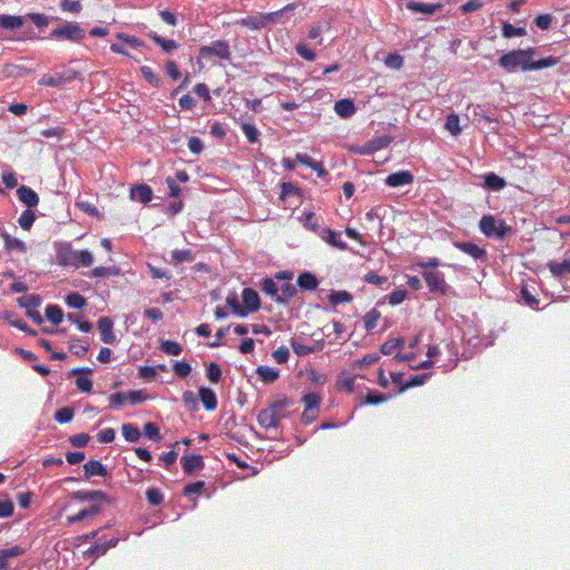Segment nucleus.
I'll return each instance as SVG.
<instances>
[{"instance_id":"e433bc0d","label":"nucleus","mask_w":570,"mask_h":570,"mask_svg":"<svg viewBox=\"0 0 570 570\" xmlns=\"http://www.w3.org/2000/svg\"><path fill=\"white\" fill-rule=\"evenodd\" d=\"M445 128L452 136L461 134L462 128L460 127V117L456 114H451L446 118Z\"/></svg>"},{"instance_id":"1a4fd4ad","label":"nucleus","mask_w":570,"mask_h":570,"mask_svg":"<svg viewBox=\"0 0 570 570\" xmlns=\"http://www.w3.org/2000/svg\"><path fill=\"white\" fill-rule=\"evenodd\" d=\"M77 252L72 249L70 244H61L57 248L56 258L61 266L77 267L76 262Z\"/></svg>"},{"instance_id":"13d9d810","label":"nucleus","mask_w":570,"mask_h":570,"mask_svg":"<svg viewBox=\"0 0 570 570\" xmlns=\"http://www.w3.org/2000/svg\"><path fill=\"white\" fill-rule=\"evenodd\" d=\"M76 262H77V267L79 265L88 267L92 264L94 256L89 250L82 249L80 252H77Z\"/></svg>"},{"instance_id":"338daca9","label":"nucleus","mask_w":570,"mask_h":570,"mask_svg":"<svg viewBox=\"0 0 570 570\" xmlns=\"http://www.w3.org/2000/svg\"><path fill=\"white\" fill-rule=\"evenodd\" d=\"M205 489V483L203 481H197L195 483L187 484L184 488V494L190 495V494H200Z\"/></svg>"},{"instance_id":"774afa93","label":"nucleus","mask_w":570,"mask_h":570,"mask_svg":"<svg viewBox=\"0 0 570 570\" xmlns=\"http://www.w3.org/2000/svg\"><path fill=\"white\" fill-rule=\"evenodd\" d=\"M534 22L541 30H547L551 26L552 17L549 13L539 14L535 17Z\"/></svg>"},{"instance_id":"aec40b11","label":"nucleus","mask_w":570,"mask_h":570,"mask_svg":"<svg viewBox=\"0 0 570 570\" xmlns=\"http://www.w3.org/2000/svg\"><path fill=\"white\" fill-rule=\"evenodd\" d=\"M335 112L342 118H348L356 111L355 105L351 99H341L334 105Z\"/></svg>"},{"instance_id":"f03ea898","label":"nucleus","mask_w":570,"mask_h":570,"mask_svg":"<svg viewBox=\"0 0 570 570\" xmlns=\"http://www.w3.org/2000/svg\"><path fill=\"white\" fill-rule=\"evenodd\" d=\"M295 8L294 3L286 4L284 8L277 11L267 12V13H258L255 16H247L240 20H238V24L246 27L250 30H259L267 27L271 23H274L275 20L283 14V12L292 10Z\"/></svg>"},{"instance_id":"dca6fc26","label":"nucleus","mask_w":570,"mask_h":570,"mask_svg":"<svg viewBox=\"0 0 570 570\" xmlns=\"http://www.w3.org/2000/svg\"><path fill=\"white\" fill-rule=\"evenodd\" d=\"M442 3H423L411 1L406 3V9L412 12H420L424 14H434L442 9Z\"/></svg>"},{"instance_id":"a878e982","label":"nucleus","mask_w":570,"mask_h":570,"mask_svg":"<svg viewBox=\"0 0 570 570\" xmlns=\"http://www.w3.org/2000/svg\"><path fill=\"white\" fill-rule=\"evenodd\" d=\"M302 402L305 407L304 411H312V412L320 411L321 397L317 393L311 392V393L305 394L302 397Z\"/></svg>"},{"instance_id":"393cba45","label":"nucleus","mask_w":570,"mask_h":570,"mask_svg":"<svg viewBox=\"0 0 570 570\" xmlns=\"http://www.w3.org/2000/svg\"><path fill=\"white\" fill-rule=\"evenodd\" d=\"M23 24V19L19 16L0 14V27L7 30H14Z\"/></svg>"},{"instance_id":"f8f14e48","label":"nucleus","mask_w":570,"mask_h":570,"mask_svg":"<svg viewBox=\"0 0 570 570\" xmlns=\"http://www.w3.org/2000/svg\"><path fill=\"white\" fill-rule=\"evenodd\" d=\"M413 179H414V177L409 170H400V171L390 174L385 178V184L390 187H400V186L412 184Z\"/></svg>"},{"instance_id":"bf43d9fd","label":"nucleus","mask_w":570,"mask_h":570,"mask_svg":"<svg viewBox=\"0 0 570 570\" xmlns=\"http://www.w3.org/2000/svg\"><path fill=\"white\" fill-rule=\"evenodd\" d=\"M352 298V295L346 291L333 292L330 296L331 303L334 305L340 303H350Z\"/></svg>"},{"instance_id":"f257e3e1","label":"nucleus","mask_w":570,"mask_h":570,"mask_svg":"<svg viewBox=\"0 0 570 570\" xmlns=\"http://www.w3.org/2000/svg\"><path fill=\"white\" fill-rule=\"evenodd\" d=\"M535 52V48L532 47L528 49H515L502 55L498 60V65L507 71H513L518 67L523 71H531L550 68L559 62V58L552 56L534 61Z\"/></svg>"},{"instance_id":"4c0bfd02","label":"nucleus","mask_w":570,"mask_h":570,"mask_svg":"<svg viewBox=\"0 0 570 570\" xmlns=\"http://www.w3.org/2000/svg\"><path fill=\"white\" fill-rule=\"evenodd\" d=\"M150 38L158 45L161 47V49L166 52L168 51H171L174 49H177L178 48V45L176 41L171 40V39H165L160 36H158L157 33H154V35H150Z\"/></svg>"},{"instance_id":"37998d69","label":"nucleus","mask_w":570,"mask_h":570,"mask_svg":"<svg viewBox=\"0 0 570 570\" xmlns=\"http://www.w3.org/2000/svg\"><path fill=\"white\" fill-rule=\"evenodd\" d=\"M160 350L164 353H166L168 355H174V356L179 355L181 353V351H183L180 344L175 342V341H164V342H161Z\"/></svg>"},{"instance_id":"5fc2aeb1","label":"nucleus","mask_w":570,"mask_h":570,"mask_svg":"<svg viewBox=\"0 0 570 570\" xmlns=\"http://www.w3.org/2000/svg\"><path fill=\"white\" fill-rule=\"evenodd\" d=\"M173 371L178 377L185 379L191 373V366L185 361H178L174 364Z\"/></svg>"},{"instance_id":"a18cd8bd","label":"nucleus","mask_w":570,"mask_h":570,"mask_svg":"<svg viewBox=\"0 0 570 570\" xmlns=\"http://www.w3.org/2000/svg\"><path fill=\"white\" fill-rule=\"evenodd\" d=\"M261 288L266 295L271 296L272 298H274L276 301V297L278 296V287L276 285V283L274 282V279L264 278L262 282Z\"/></svg>"},{"instance_id":"8fccbe9b","label":"nucleus","mask_w":570,"mask_h":570,"mask_svg":"<svg viewBox=\"0 0 570 570\" xmlns=\"http://www.w3.org/2000/svg\"><path fill=\"white\" fill-rule=\"evenodd\" d=\"M67 318L77 325L78 330L83 333H89L92 330V324L88 321H82L77 314H68Z\"/></svg>"},{"instance_id":"603ef678","label":"nucleus","mask_w":570,"mask_h":570,"mask_svg":"<svg viewBox=\"0 0 570 570\" xmlns=\"http://www.w3.org/2000/svg\"><path fill=\"white\" fill-rule=\"evenodd\" d=\"M144 434L148 439L156 441V442L161 440V434H160L159 428L155 423H151V422H148L144 425Z\"/></svg>"},{"instance_id":"4d7b16f0","label":"nucleus","mask_w":570,"mask_h":570,"mask_svg":"<svg viewBox=\"0 0 570 570\" xmlns=\"http://www.w3.org/2000/svg\"><path fill=\"white\" fill-rule=\"evenodd\" d=\"M73 417V410L70 407H62L55 413V420L60 423H69Z\"/></svg>"},{"instance_id":"473e14b6","label":"nucleus","mask_w":570,"mask_h":570,"mask_svg":"<svg viewBox=\"0 0 570 570\" xmlns=\"http://www.w3.org/2000/svg\"><path fill=\"white\" fill-rule=\"evenodd\" d=\"M381 317L380 311L376 308L370 309L363 317L364 327L366 331H372L376 327L377 322Z\"/></svg>"},{"instance_id":"a19ab883","label":"nucleus","mask_w":570,"mask_h":570,"mask_svg":"<svg viewBox=\"0 0 570 570\" xmlns=\"http://www.w3.org/2000/svg\"><path fill=\"white\" fill-rule=\"evenodd\" d=\"M391 142L392 137L387 135L373 138L368 141L373 153L386 148Z\"/></svg>"},{"instance_id":"ea45409f","label":"nucleus","mask_w":570,"mask_h":570,"mask_svg":"<svg viewBox=\"0 0 570 570\" xmlns=\"http://www.w3.org/2000/svg\"><path fill=\"white\" fill-rule=\"evenodd\" d=\"M66 304L71 308H82L86 305V298L79 293H70L66 296Z\"/></svg>"},{"instance_id":"39448f33","label":"nucleus","mask_w":570,"mask_h":570,"mask_svg":"<svg viewBox=\"0 0 570 570\" xmlns=\"http://www.w3.org/2000/svg\"><path fill=\"white\" fill-rule=\"evenodd\" d=\"M283 417L282 403H274L258 413L257 422L265 430L276 429Z\"/></svg>"},{"instance_id":"de8ad7c7","label":"nucleus","mask_w":570,"mask_h":570,"mask_svg":"<svg viewBox=\"0 0 570 570\" xmlns=\"http://www.w3.org/2000/svg\"><path fill=\"white\" fill-rule=\"evenodd\" d=\"M384 63L392 69L399 70L404 65V58L399 53H389L385 59Z\"/></svg>"},{"instance_id":"412c9836","label":"nucleus","mask_w":570,"mask_h":570,"mask_svg":"<svg viewBox=\"0 0 570 570\" xmlns=\"http://www.w3.org/2000/svg\"><path fill=\"white\" fill-rule=\"evenodd\" d=\"M547 267L554 277H561L570 274V258L562 262L550 261L547 263Z\"/></svg>"},{"instance_id":"423d86ee","label":"nucleus","mask_w":570,"mask_h":570,"mask_svg":"<svg viewBox=\"0 0 570 570\" xmlns=\"http://www.w3.org/2000/svg\"><path fill=\"white\" fill-rule=\"evenodd\" d=\"M421 275L431 293L445 295L449 292L450 285L446 283L444 274L440 271H423Z\"/></svg>"},{"instance_id":"3c124183","label":"nucleus","mask_w":570,"mask_h":570,"mask_svg":"<svg viewBox=\"0 0 570 570\" xmlns=\"http://www.w3.org/2000/svg\"><path fill=\"white\" fill-rule=\"evenodd\" d=\"M4 245L8 250H19L23 252L26 246L24 243L18 238L11 237L10 235H3Z\"/></svg>"},{"instance_id":"6e6d98bb","label":"nucleus","mask_w":570,"mask_h":570,"mask_svg":"<svg viewBox=\"0 0 570 570\" xmlns=\"http://www.w3.org/2000/svg\"><path fill=\"white\" fill-rule=\"evenodd\" d=\"M146 498L151 505H159L164 501V495L157 488H149L146 491Z\"/></svg>"},{"instance_id":"5701e85b","label":"nucleus","mask_w":570,"mask_h":570,"mask_svg":"<svg viewBox=\"0 0 570 570\" xmlns=\"http://www.w3.org/2000/svg\"><path fill=\"white\" fill-rule=\"evenodd\" d=\"M297 285L304 291H314L318 286V281L311 272L301 273L297 277Z\"/></svg>"},{"instance_id":"9b49d317","label":"nucleus","mask_w":570,"mask_h":570,"mask_svg":"<svg viewBox=\"0 0 570 570\" xmlns=\"http://www.w3.org/2000/svg\"><path fill=\"white\" fill-rule=\"evenodd\" d=\"M454 247L471 256L474 259H485L487 250L481 248L474 243L470 242H455Z\"/></svg>"},{"instance_id":"864d4df0","label":"nucleus","mask_w":570,"mask_h":570,"mask_svg":"<svg viewBox=\"0 0 570 570\" xmlns=\"http://www.w3.org/2000/svg\"><path fill=\"white\" fill-rule=\"evenodd\" d=\"M171 258L176 264H180L184 262H191L194 259L190 249H175L171 253Z\"/></svg>"},{"instance_id":"2eb2a0df","label":"nucleus","mask_w":570,"mask_h":570,"mask_svg":"<svg viewBox=\"0 0 570 570\" xmlns=\"http://www.w3.org/2000/svg\"><path fill=\"white\" fill-rule=\"evenodd\" d=\"M181 465L186 474H191L204 466L203 456L199 454L185 455L181 458Z\"/></svg>"},{"instance_id":"6e6552de","label":"nucleus","mask_w":570,"mask_h":570,"mask_svg":"<svg viewBox=\"0 0 570 570\" xmlns=\"http://www.w3.org/2000/svg\"><path fill=\"white\" fill-rule=\"evenodd\" d=\"M77 76L78 72L72 69H67L61 72H56L53 75L47 73L40 78L39 85L46 87H60L65 83L71 82L77 78Z\"/></svg>"},{"instance_id":"b1692460","label":"nucleus","mask_w":570,"mask_h":570,"mask_svg":"<svg viewBox=\"0 0 570 570\" xmlns=\"http://www.w3.org/2000/svg\"><path fill=\"white\" fill-rule=\"evenodd\" d=\"M297 294L296 286L292 283H285L278 287V296L276 303L285 304L288 299L293 298Z\"/></svg>"},{"instance_id":"69168bd1","label":"nucleus","mask_w":570,"mask_h":570,"mask_svg":"<svg viewBox=\"0 0 570 570\" xmlns=\"http://www.w3.org/2000/svg\"><path fill=\"white\" fill-rule=\"evenodd\" d=\"M89 440H90V436L87 433H78V434L70 436V439H69L70 443L77 448L86 446L88 444Z\"/></svg>"},{"instance_id":"09e8293b","label":"nucleus","mask_w":570,"mask_h":570,"mask_svg":"<svg viewBox=\"0 0 570 570\" xmlns=\"http://www.w3.org/2000/svg\"><path fill=\"white\" fill-rule=\"evenodd\" d=\"M521 297L524 301V304L533 309L539 308V299L529 291L527 286H522L521 288Z\"/></svg>"},{"instance_id":"6ab92c4d","label":"nucleus","mask_w":570,"mask_h":570,"mask_svg":"<svg viewBox=\"0 0 570 570\" xmlns=\"http://www.w3.org/2000/svg\"><path fill=\"white\" fill-rule=\"evenodd\" d=\"M85 469V478L89 479L95 475L106 476L107 469L104 464L98 460H89L83 465Z\"/></svg>"},{"instance_id":"49530a36","label":"nucleus","mask_w":570,"mask_h":570,"mask_svg":"<svg viewBox=\"0 0 570 570\" xmlns=\"http://www.w3.org/2000/svg\"><path fill=\"white\" fill-rule=\"evenodd\" d=\"M75 498L82 501H90L96 499H106V494L102 491H77Z\"/></svg>"},{"instance_id":"72a5a7b5","label":"nucleus","mask_w":570,"mask_h":570,"mask_svg":"<svg viewBox=\"0 0 570 570\" xmlns=\"http://www.w3.org/2000/svg\"><path fill=\"white\" fill-rule=\"evenodd\" d=\"M18 303L21 307H24L27 311H30V309H36L37 307L40 306L41 298H40V296L32 294V295H27V296L20 297L18 299Z\"/></svg>"},{"instance_id":"9d476101","label":"nucleus","mask_w":570,"mask_h":570,"mask_svg":"<svg viewBox=\"0 0 570 570\" xmlns=\"http://www.w3.org/2000/svg\"><path fill=\"white\" fill-rule=\"evenodd\" d=\"M98 330L100 332L101 341L106 344H115L116 335L114 334V323L111 318L104 316L97 322Z\"/></svg>"},{"instance_id":"a211bd4d","label":"nucleus","mask_w":570,"mask_h":570,"mask_svg":"<svg viewBox=\"0 0 570 570\" xmlns=\"http://www.w3.org/2000/svg\"><path fill=\"white\" fill-rule=\"evenodd\" d=\"M198 395L206 411L213 412L217 409V397L214 391L208 387H200Z\"/></svg>"},{"instance_id":"c03bdc74","label":"nucleus","mask_w":570,"mask_h":570,"mask_svg":"<svg viewBox=\"0 0 570 570\" xmlns=\"http://www.w3.org/2000/svg\"><path fill=\"white\" fill-rule=\"evenodd\" d=\"M226 303L233 309L234 314L242 317L247 315V311H245V308L238 303L236 294L228 295L226 297Z\"/></svg>"},{"instance_id":"bb28decb","label":"nucleus","mask_w":570,"mask_h":570,"mask_svg":"<svg viewBox=\"0 0 570 570\" xmlns=\"http://www.w3.org/2000/svg\"><path fill=\"white\" fill-rule=\"evenodd\" d=\"M256 373L265 383H273L279 377V371L268 366H258Z\"/></svg>"},{"instance_id":"4be33fe9","label":"nucleus","mask_w":570,"mask_h":570,"mask_svg":"<svg viewBox=\"0 0 570 570\" xmlns=\"http://www.w3.org/2000/svg\"><path fill=\"white\" fill-rule=\"evenodd\" d=\"M130 196L132 199H137L142 204H147L153 198V190L148 185H138L130 189Z\"/></svg>"},{"instance_id":"f704fd0d","label":"nucleus","mask_w":570,"mask_h":570,"mask_svg":"<svg viewBox=\"0 0 570 570\" xmlns=\"http://www.w3.org/2000/svg\"><path fill=\"white\" fill-rule=\"evenodd\" d=\"M403 345H404V340L403 338H391V340H387L384 344H382L381 352L384 355H391L396 350L402 348Z\"/></svg>"},{"instance_id":"c9c22d12","label":"nucleus","mask_w":570,"mask_h":570,"mask_svg":"<svg viewBox=\"0 0 570 570\" xmlns=\"http://www.w3.org/2000/svg\"><path fill=\"white\" fill-rule=\"evenodd\" d=\"M36 220V214L31 209H26L22 212L20 217L18 218V223L20 227L24 230H29Z\"/></svg>"},{"instance_id":"f3484780","label":"nucleus","mask_w":570,"mask_h":570,"mask_svg":"<svg viewBox=\"0 0 570 570\" xmlns=\"http://www.w3.org/2000/svg\"><path fill=\"white\" fill-rule=\"evenodd\" d=\"M322 239L328 245L340 249L346 250L347 245L342 240L341 234L331 228H325L322 233Z\"/></svg>"},{"instance_id":"ddd939ff","label":"nucleus","mask_w":570,"mask_h":570,"mask_svg":"<svg viewBox=\"0 0 570 570\" xmlns=\"http://www.w3.org/2000/svg\"><path fill=\"white\" fill-rule=\"evenodd\" d=\"M17 196L21 203L28 206L29 209L36 207L39 203L38 194L29 186H20L17 189Z\"/></svg>"},{"instance_id":"79ce46f5","label":"nucleus","mask_w":570,"mask_h":570,"mask_svg":"<svg viewBox=\"0 0 570 570\" xmlns=\"http://www.w3.org/2000/svg\"><path fill=\"white\" fill-rule=\"evenodd\" d=\"M206 375L208 377V380L212 382V383H218L222 379V370H220V366L215 363V362H210L208 365H207V368H206Z\"/></svg>"},{"instance_id":"c85d7f7f","label":"nucleus","mask_w":570,"mask_h":570,"mask_svg":"<svg viewBox=\"0 0 570 570\" xmlns=\"http://www.w3.org/2000/svg\"><path fill=\"white\" fill-rule=\"evenodd\" d=\"M45 314L47 320L55 325L60 324L63 320V312L58 305H48Z\"/></svg>"},{"instance_id":"052dcab7","label":"nucleus","mask_w":570,"mask_h":570,"mask_svg":"<svg viewBox=\"0 0 570 570\" xmlns=\"http://www.w3.org/2000/svg\"><path fill=\"white\" fill-rule=\"evenodd\" d=\"M242 130L249 142H256L259 136L257 128L250 124H243Z\"/></svg>"},{"instance_id":"7c9ffc66","label":"nucleus","mask_w":570,"mask_h":570,"mask_svg":"<svg viewBox=\"0 0 570 570\" xmlns=\"http://www.w3.org/2000/svg\"><path fill=\"white\" fill-rule=\"evenodd\" d=\"M291 346L296 355L304 356V355L313 353L317 350H321L323 347V343L321 342L316 347H314V346L304 345L296 340H292Z\"/></svg>"},{"instance_id":"0e129e2a","label":"nucleus","mask_w":570,"mask_h":570,"mask_svg":"<svg viewBox=\"0 0 570 570\" xmlns=\"http://www.w3.org/2000/svg\"><path fill=\"white\" fill-rule=\"evenodd\" d=\"M76 386L79 391L83 393H89L92 390V381L88 376L79 375L76 379Z\"/></svg>"},{"instance_id":"680f3d73","label":"nucleus","mask_w":570,"mask_h":570,"mask_svg":"<svg viewBox=\"0 0 570 570\" xmlns=\"http://www.w3.org/2000/svg\"><path fill=\"white\" fill-rule=\"evenodd\" d=\"M295 50L299 57L307 61H314L316 58L315 52L311 50L306 45L298 43L296 45Z\"/></svg>"},{"instance_id":"4468645a","label":"nucleus","mask_w":570,"mask_h":570,"mask_svg":"<svg viewBox=\"0 0 570 570\" xmlns=\"http://www.w3.org/2000/svg\"><path fill=\"white\" fill-rule=\"evenodd\" d=\"M242 298L244 303L245 311L256 312L261 307V299L256 291L253 288L246 287L243 289Z\"/></svg>"},{"instance_id":"0eeeda50","label":"nucleus","mask_w":570,"mask_h":570,"mask_svg":"<svg viewBox=\"0 0 570 570\" xmlns=\"http://www.w3.org/2000/svg\"><path fill=\"white\" fill-rule=\"evenodd\" d=\"M199 56L204 59L217 57L220 60H229L232 52L227 41L216 40L209 46L200 47Z\"/></svg>"},{"instance_id":"7ed1b4c3","label":"nucleus","mask_w":570,"mask_h":570,"mask_svg":"<svg viewBox=\"0 0 570 570\" xmlns=\"http://www.w3.org/2000/svg\"><path fill=\"white\" fill-rule=\"evenodd\" d=\"M479 228L487 237L497 239H503L511 230V227L508 226L504 220L497 219L492 215L483 216L480 219Z\"/></svg>"},{"instance_id":"20e7f679","label":"nucleus","mask_w":570,"mask_h":570,"mask_svg":"<svg viewBox=\"0 0 570 570\" xmlns=\"http://www.w3.org/2000/svg\"><path fill=\"white\" fill-rule=\"evenodd\" d=\"M85 37V30L75 22H66L53 29L49 35V38L52 40H68L71 42H80Z\"/></svg>"},{"instance_id":"cd10ccee","label":"nucleus","mask_w":570,"mask_h":570,"mask_svg":"<svg viewBox=\"0 0 570 570\" xmlns=\"http://www.w3.org/2000/svg\"><path fill=\"white\" fill-rule=\"evenodd\" d=\"M121 433L128 442H137L141 436L139 429L132 423L122 424Z\"/></svg>"},{"instance_id":"2f4dec72","label":"nucleus","mask_w":570,"mask_h":570,"mask_svg":"<svg viewBox=\"0 0 570 570\" xmlns=\"http://www.w3.org/2000/svg\"><path fill=\"white\" fill-rule=\"evenodd\" d=\"M117 543V537H112L108 541L98 540L97 542H95V544L90 548L89 551L97 552L98 554H105L108 551V549L115 547Z\"/></svg>"},{"instance_id":"c756f323","label":"nucleus","mask_w":570,"mask_h":570,"mask_svg":"<svg viewBox=\"0 0 570 570\" xmlns=\"http://www.w3.org/2000/svg\"><path fill=\"white\" fill-rule=\"evenodd\" d=\"M527 35V30L523 27H514L510 22H503L502 24V36L507 39L513 37H523Z\"/></svg>"},{"instance_id":"e2e57ef3","label":"nucleus","mask_w":570,"mask_h":570,"mask_svg":"<svg viewBox=\"0 0 570 570\" xmlns=\"http://www.w3.org/2000/svg\"><path fill=\"white\" fill-rule=\"evenodd\" d=\"M485 185L492 189H501L504 187L505 181L495 174H490L485 177Z\"/></svg>"},{"instance_id":"58836bf2","label":"nucleus","mask_w":570,"mask_h":570,"mask_svg":"<svg viewBox=\"0 0 570 570\" xmlns=\"http://www.w3.org/2000/svg\"><path fill=\"white\" fill-rule=\"evenodd\" d=\"M91 274L95 277L117 276L119 274V268L116 266H98L91 271Z\"/></svg>"}]
</instances>
